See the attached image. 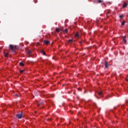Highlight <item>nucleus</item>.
I'll return each instance as SVG.
<instances>
[{
  "mask_svg": "<svg viewBox=\"0 0 128 128\" xmlns=\"http://www.w3.org/2000/svg\"><path fill=\"white\" fill-rule=\"evenodd\" d=\"M16 96H18V94H16Z\"/></svg>",
  "mask_w": 128,
  "mask_h": 128,
  "instance_id": "5701e85b",
  "label": "nucleus"
},
{
  "mask_svg": "<svg viewBox=\"0 0 128 128\" xmlns=\"http://www.w3.org/2000/svg\"><path fill=\"white\" fill-rule=\"evenodd\" d=\"M98 96H102V92L100 91V92H98Z\"/></svg>",
  "mask_w": 128,
  "mask_h": 128,
  "instance_id": "9b49d317",
  "label": "nucleus"
},
{
  "mask_svg": "<svg viewBox=\"0 0 128 128\" xmlns=\"http://www.w3.org/2000/svg\"><path fill=\"white\" fill-rule=\"evenodd\" d=\"M20 66H24V64L22 62H20L19 63Z\"/></svg>",
  "mask_w": 128,
  "mask_h": 128,
  "instance_id": "1a4fd4ad",
  "label": "nucleus"
},
{
  "mask_svg": "<svg viewBox=\"0 0 128 128\" xmlns=\"http://www.w3.org/2000/svg\"><path fill=\"white\" fill-rule=\"evenodd\" d=\"M128 102V100H126V102Z\"/></svg>",
  "mask_w": 128,
  "mask_h": 128,
  "instance_id": "a878e982",
  "label": "nucleus"
},
{
  "mask_svg": "<svg viewBox=\"0 0 128 128\" xmlns=\"http://www.w3.org/2000/svg\"><path fill=\"white\" fill-rule=\"evenodd\" d=\"M48 120H51V119H48Z\"/></svg>",
  "mask_w": 128,
  "mask_h": 128,
  "instance_id": "b1692460",
  "label": "nucleus"
},
{
  "mask_svg": "<svg viewBox=\"0 0 128 128\" xmlns=\"http://www.w3.org/2000/svg\"><path fill=\"white\" fill-rule=\"evenodd\" d=\"M23 72H24V70H20V72L21 74Z\"/></svg>",
  "mask_w": 128,
  "mask_h": 128,
  "instance_id": "412c9836",
  "label": "nucleus"
},
{
  "mask_svg": "<svg viewBox=\"0 0 128 128\" xmlns=\"http://www.w3.org/2000/svg\"><path fill=\"white\" fill-rule=\"evenodd\" d=\"M128 6V2H124L123 6H122L123 8H126Z\"/></svg>",
  "mask_w": 128,
  "mask_h": 128,
  "instance_id": "20e7f679",
  "label": "nucleus"
},
{
  "mask_svg": "<svg viewBox=\"0 0 128 128\" xmlns=\"http://www.w3.org/2000/svg\"><path fill=\"white\" fill-rule=\"evenodd\" d=\"M122 106H124V105H122Z\"/></svg>",
  "mask_w": 128,
  "mask_h": 128,
  "instance_id": "c85d7f7f",
  "label": "nucleus"
},
{
  "mask_svg": "<svg viewBox=\"0 0 128 128\" xmlns=\"http://www.w3.org/2000/svg\"><path fill=\"white\" fill-rule=\"evenodd\" d=\"M42 102H40L38 104V106H42Z\"/></svg>",
  "mask_w": 128,
  "mask_h": 128,
  "instance_id": "2eb2a0df",
  "label": "nucleus"
},
{
  "mask_svg": "<svg viewBox=\"0 0 128 128\" xmlns=\"http://www.w3.org/2000/svg\"><path fill=\"white\" fill-rule=\"evenodd\" d=\"M56 32H60V30L58 28H56Z\"/></svg>",
  "mask_w": 128,
  "mask_h": 128,
  "instance_id": "f8f14e48",
  "label": "nucleus"
},
{
  "mask_svg": "<svg viewBox=\"0 0 128 128\" xmlns=\"http://www.w3.org/2000/svg\"><path fill=\"white\" fill-rule=\"evenodd\" d=\"M125 80H126V82H128V78H125Z\"/></svg>",
  "mask_w": 128,
  "mask_h": 128,
  "instance_id": "4be33fe9",
  "label": "nucleus"
},
{
  "mask_svg": "<svg viewBox=\"0 0 128 128\" xmlns=\"http://www.w3.org/2000/svg\"><path fill=\"white\" fill-rule=\"evenodd\" d=\"M80 44H82V42H80Z\"/></svg>",
  "mask_w": 128,
  "mask_h": 128,
  "instance_id": "cd10ccee",
  "label": "nucleus"
},
{
  "mask_svg": "<svg viewBox=\"0 0 128 128\" xmlns=\"http://www.w3.org/2000/svg\"><path fill=\"white\" fill-rule=\"evenodd\" d=\"M44 43L45 44H50V41L48 40H44Z\"/></svg>",
  "mask_w": 128,
  "mask_h": 128,
  "instance_id": "0eeeda50",
  "label": "nucleus"
},
{
  "mask_svg": "<svg viewBox=\"0 0 128 128\" xmlns=\"http://www.w3.org/2000/svg\"><path fill=\"white\" fill-rule=\"evenodd\" d=\"M16 116L18 118H22V112L20 113V114H16Z\"/></svg>",
  "mask_w": 128,
  "mask_h": 128,
  "instance_id": "7ed1b4c3",
  "label": "nucleus"
},
{
  "mask_svg": "<svg viewBox=\"0 0 128 128\" xmlns=\"http://www.w3.org/2000/svg\"><path fill=\"white\" fill-rule=\"evenodd\" d=\"M124 24H126V22L123 21V22H122V26H124Z\"/></svg>",
  "mask_w": 128,
  "mask_h": 128,
  "instance_id": "dca6fc26",
  "label": "nucleus"
},
{
  "mask_svg": "<svg viewBox=\"0 0 128 128\" xmlns=\"http://www.w3.org/2000/svg\"><path fill=\"white\" fill-rule=\"evenodd\" d=\"M109 12H112V10H110Z\"/></svg>",
  "mask_w": 128,
  "mask_h": 128,
  "instance_id": "393cba45",
  "label": "nucleus"
},
{
  "mask_svg": "<svg viewBox=\"0 0 128 128\" xmlns=\"http://www.w3.org/2000/svg\"><path fill=\"white\" fill-rule=\"evenodd\" d=\"M27 53L28 54H32V51L30 50H28L27 51Z\"/></svg>",
  "mask_w": 128,
  "mask_h": 128,
  "instance_id": "ddd939ff",
  "label": "nucleus"
},
{
  "mask_svg": "<svg viewBox=\"0 0 128 128\" xmlns=\"http://www.w3.org/2000/svg\"><path fill=\"white\" fill-rule=\"evenodd\" d=\"M108 14H110V12H108L106 14V16H109Z\"/></svg>",
  "mask_w": 128,
  "mask_h": 128,
  "instance_id": "aec40b11",
  "label": "nucleus"
},
{
  "mask_svg": "<svg viewBox=\"0 0 128 128\" xmlns=\"http://www.w3.org/2000/svg\"><path fill=\"white\" fill-rule=\"evenodd\" d=\"M75 37L80 38V35H78V33H76V34H75Z\"/></svg>",
  "mask_w": 128,
  "mask_h": 128,
  "instance_id": "4468645a",
  "label": "nucleus"
},
{
  "mask_svg": "<svg viewBox=\"0 0 128 128\" xmlns=\"http://www.w3.org/2000/svg\"><path fill=\"white\" fill-rule=\"evenodd\" d=\"M114 108H116V107H114Z\"/></svg>",
  "mask_w": 128,
  "mask_h": 128,
  "instance_id": "bb28decb",
  "label": "nucleus"
},
{
  "mask_svg": "<svg viewBox=\"0 0 128 128\" xmlns=\"http://www.w3.org/2000/svg\"><path fill=\"white\" fill-rule=\"evenodd\" d=\"M104 2V0H94V2L95 4H102Z\"/></svg>",
  "mask_w": 128,
  "mask_h": 128,
  "instance_id": "f03ea898",
  "label": "nucleus"
},
{
  "mask_svg": "<svg viewBox=\"0 0 128 128\" xmlns=\"http://www.w3.org/2000/svg\"><path fill=\"white\" fill-rule=\"evenodd\" d=\"M68 29H65V30H63V32L64 34H68Z\"/></svg>",
  "mask_w": 128,
  "mask_h": 128,
  "instance_id": "6e6552de",
  "label": "nucleus"
},
{
  "mask_svg": "<svg viewBox=\"0 0 128 128\" xmlns=\"http://www.w3.org/2000/svg\"><path fill=\"white\" fill-rule=\"evenodd\" d=\"M120 18H124V15H120Z\"/></svg>",
  "mask_w": 128,
  "mask_h": 128,
  "instance_id": "f3484780",
  "label": "nucleus"
},
{
  "mask_svg": "<svg viewBox=\"0 0 128 128\" xmlns=\"http://www.w3.org/2000/svg\"><path fill=\"white\" fill-rule=\"evenodd\" d=\"M104 66H105L106 68H108V62L106 61L104 62Z\"/></svg>",
  "mask_w": 128,
  "mask_h": 128,
  "instance_id": "423d86ee",
  "label": "nucleus"
},
{
  "mask_svg": "<svg viewBox=\"0 0 128 128\" xmlns=\"http://www.w3.org/2000/svg\"><path fill=\"white\" fill-rule=\"evenodd\" d=\"M41 54H43V56H46V52L44 50H41L40 51Z\"/></svg>",
  "mask_w": 128,
  "mask_h": 128,
  "instance_id": "9d476101",
  "label": "nucleus"
},
{
  "mask_svg": "<svg viewBox=\"0 0 128 128\" xmlns=\"http://www.w3.org/2000/svg\"><path fill=\"white\" fill-rule=\"evenodd\" d=\"M68 42H72V40H69Z\"/></svg>",
  "mask_w": 128,
  "mask_h": 128,
  "instance_id": "6ab92c4d",
  "label": "nucleus"
},
{
  "mask_svg": "<svg viewBox=\"0 0 128 128\" xmlns=\"http://www.w3.org/2000/svg\"><path fill=\"white\" fill-rule=\"evenodd\" d=\"M126 36H122V40L124 44H126Z\"/></svg>",
  "mask_w": 128,
  "mask_h": 128,
  "instance_id": "39448f33",
  "label": "nucleus"
},
{
  "mask_svg": "<svg viewBox=\"0 0 128 128\" xmlns=\"http://www.w3.org/2000/svg\"><path fill=\"white\" fill-rule=\"evenodd\" d=\"M10 49L12 50L13 52H15L16 50H14V46L12 44H10L9 46Z\"/></svg>",
  "mask_w": 128,
  "mask_h": 128,
  "instance_id": "f257e3e1",
  "label": "nucleus"
},
{
  "mask_svg": "<svg viewBox=\"0 0 128 128\" xmlns=\"http://www.w3.org/2000/svg\"><path fill=\"white\" fill-rule=\"evenodd\" d=\"M8 54L6 53V54H4V56L6 58H8Z\"/></svg>",
  "mask_w": 128,
  "mask_h": 128,
  "instance_id": "a211bd4d",
  "label": "nucleus"
}]
</instances>
